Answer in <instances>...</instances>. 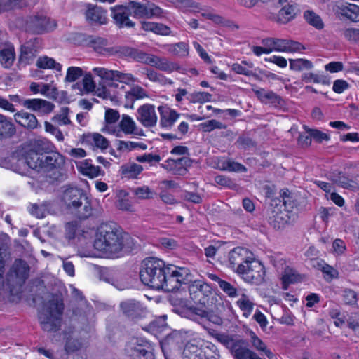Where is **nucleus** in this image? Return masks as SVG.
<instances>
[{
  "mask_svg": "<svg viewBox=\"0 0 359 359\" xmlns=\"http://www.w3.org/2000/svg\"><path fill=\"white\" fill-rule=\"evenodd\" d=\"M130 237L115 224H102L95 233L94 248L108 257H117L128 244Z\"/></svg>",
  "mask_w": 359,
  "mask_h": 359,
  "instance_id": "obj_1",
  "label": "nucleus"
},
{
  "mask_svg": "<svg viewBox=\"0 0 359 359\" xmlns=\"http://www.w3.org/2000/svg\"><path fill=\"white\" fill-rule=\"evenodd\" d=\"M191 273L187 268H177L176 266L165 265V262L158 259V280L161 285L158 290L174 292L182 284L190 281Z\"/></svg>",
  "mask_w": 359,
  "mask_h": 359,
  "instance_id": "obj_2",
  "label": "nucleus"
},
{
  "mask_svg": "<svg viewBox=\"0 0 359 359\" xmlns=\"http://www.w3.org/2000/svg\"><path fill=\"white\" fill-rule=\"evenodd\" d=\"M63 310V302L58 297H53L46 303L39 316L42 329L47 332L58 330L61 325Z\"/></svg>",
  "mask_w": 359,
  "mask_h": 359,
  "instance_id": "obj_3",
  "label": "nucleus"
},
{
  "mask_svg": "<svg viewBox=\"0 0 359 359\" xmlns=\"http://www.w3.org/2000/svg\"><path fill=\"white\" fill-rule=\"evenodd\" d=\"M215 339L226 346L235 359H262L256 353L246 347L245 341L236 339L225 334H216Z\"/></svg>",
  "mask_w": 359,
  "mask_h": 359,
  "instance_id": "obj_4",
  "label": "nucleus"
},
{
  "mask_svg": "<svg viewBox=\"0 0 359 359\" xmlns=\"http://www.w3.org/2000/svg\"><path fill=\"white\" fill-rule=\"evenodd\" d=\"M188 290L190 298L196 304L205 307H211L215 304L217 299L212 287L202 280L191 281Z\"/></svg>",
  "mask_w": 359,
  "mask_h": 359,
  "instance_id": "obj_5",
  "label": "nucleus"
},
{
  "mask_svg": "<svg viewBox=\"0 0 359 359\" xmlns=\"http://www.w3.org/2000/svg\"><path fill=\"white\" fill-rule=\"evenodd\" d=\"M43 159L41 171L46 173V177L52 182L60 181L64 176L62 167L65 163V158L57 151H50L42 154Z\"/></svg>",
  "mask_w": 359,
  "mask_h": 359,
  "instance_id": "obj_6",
  "label": "nucleus"
},
{
  "mask_svg": "<svg viewBox=\"0 0 359 359\" xmlns=\"http://www.w3.org/2000/svg\"><path fill=\"white\" fill-rule=\"evenodd\" d=\"M238 274L246 283L259 285L264 281L266 271L263 264L254 259Z\"/></svg>",
  "mask_w": 359,
  "mask_h": 359,
  "instance_id": "obj_7",
  "label": "nucleus"
},
{
  "mask_svg": "<svg viewBox=\"0 0 359 359\" xmlns=\"http://www.w3.org/2000/svg\"><path fill=\"white\" fill-rule=\"evenodd\" d=\"M253 254L247 248L236 247L229 253L230 267L238 274L250 262L254 259Z\"/></svg>",
  "mask_w": 359,
  "mask_h": 359,
  "instance_id": "obj_8",
  "label": "nucleus"
},
{
  "mask_svg": "<svg viewBox=\"0 0 359 359\" xmlns=\"http://www.w3.org/2000/svg\"><path fill=\"white\" fill-rule=\"evenodd\" d=\"M127 350L133 359H154V348L144 339H132L128 345Z\"/></svg>",
  "mask_w": 359,
  "mask_h": 359,
  "instance_id": "obj_9",
  "label": "nucleus"
},
{
  "mask_svg": "<svg viewBox=\"0 0 359 359\" xmlns=\"http://www.w3.org/2000/svg\"><path fill=\"white\" fill-rule=\"evenodd\" d=\"M157 270V258L149 257L145 258L141 264L140 278L142 283L151 288L154 289L156 275Z\"/></svg>",
  "mask_w": 359,
  "mask_h": 359,
  "instance_id": "obj_10",
  "label": "nucleus"
},
{
  "mask_svg": "<svg viewBox=\"0 0 359 359\" xmlns=\"http://www.w3.org/2000/svg\"><path fill=\"white\" fill-rule=\"evenodd\" d=\"M55 27L56 23L54 20L41 14L29 17L25 25L26 30L34 34L49 32Z\"/></svg>",
  "mask_w": 359,
  "mask_h": 359,
  "instance_id": "obj_11",
  "label": "nucleus"
},
{
  "mask_svg": "<svg viewBox=\"0 0 359 359\" xmlns=\"http://www.w3.org/2000/svg\"><path fill=\"white\" fill-rule=\"evenodd\" d=\"M43 153H38L34 150H29L25 153L18 160V166L19 168L17 172L24 174L26 167L36 170L38 172L41 171L43 159L41 158Z\"/></svg>",
  "mask_w": 359,
  "mask_h": 359,
  "instance_id": "obj_12",
  "label": "nucleus"
},
{
  "mask_svg": "<svg viewBox=\"0 0 359 359\" xmlns=\"http://www.w3.org/2000/svg\"><path fill=\"white\" fill-rule=\"evenodd\" d=\"M120 308L126 317L135 323H138L147 315V310L141 303L134 299L122 302L120 304Z\"/></svg>",
  "mask_w": 359,
  "mask_h": 359,
  "instance_id": "obj_13",
  "label": "nucleus"
},
{
  "mask_svg": "<svg viewBox=\"0 0 359 359\" xmlns=\"http://www.w3.org/2000/svg\"><path fill=\"white\" fill-rule=\"evenodd\" d=\"M129 12L136 18H151L155 15L157 7L154 3L146 1L140 3L135 1H129L128 4Z\"/></svg>",
  "mask_w": 359,
  "mask_h": 359,
  "instance_id": "obj_14",
  "label": "nucleus"
},
{
  "mask_svg": "<svg viewBox=\"0 0 359 359\" xmlns=\"http://www.w3.org/2000/svg\"><path fill=\"white\" fill-rule=\"evenodd\" d=\"M21 104L27 109L43 115L52 112L55 107L50 102L36 98L23 100Z\"/></svg>",
  "mask_w": 359,
  "mask_h": 359,
  "instance_id": "obj_15",
  "label": "nucleus"
},
{
  "mask_svg": "<svg viewBox=\"0 0 359 359\" xmlns=\"http://www.w3.org/2000/svg\"><path fill=\"white\" fill-rule=\"evenodd\" d=\"M192 164V160L187 156H184L177 159H168L161 166L172 171L175 175H184L187 172V168Z\"/></svg>",
  "mask_w": 359,
  "mask_h": 359,
  "instance_id": "obj_16",
  "label": "nucleus"
},
{
  "mask_svg": "<svg viewBox=\"0 0 359 359\" xmlns=\"http://www.w3.org/2000/svg\"><path fill=\"white\" fill-rule=\"evenodd\" d=\"M181 337L177 333L173 332L161 341V348L165 359H169L171 354L180 348Z\"/></svg>",
  "mask_w": 359,
  "mask_h": 359,
  "instance_id": "obj_17",
  "label": "nucleus"
},
{
  "mask_svg": "<svg viewBox=\"0 0 359 359\" xmlns=\"http://www.w3.org/2000/svg\"><path fill=\"white\" fill-rule=\"evenodd\" d=\"M111 17L120 27H132L134 23L129 19L128 6L117 5L111 8Z\"/></svg>",
  "mask_w": 359,
  "mask_h": 359,
  "instance_id": "obj_18",
  "label": "nucleus"
},
{
  "mask_svg": "<svg viewBox=\"0 0 359 359\" xmlns=\"http://www.w3.org/2000/svg\"><path fill=\"white\" fill-rule=\"evenodd\" d=\"M85 197L86 195L81 189L74 187H69L64 191L62 200L68 210H71Z\"/></svg>",
  "mask_w": 359,
  "mask_h": 359,
  "instance_id": "obj_19",
  "label": "nucleus"
},
{
  "mask_svg": "<svg viewBox=\"0 0 359 359\" xmlns=\"http://www.w3.org/2000/svg\"><path fill=\"white\" fill-rule=\"evenodd\" d=\"M137 119L146 127L155 125L156 116L155 107L151 104H144L137 110Z\"/></svg>",
  "mask_w": 359,
  "mask_h": 359,
  "instance_id": "obj_20",
  "label": "nucleus"
},
{
  "mask_svg": "<svg viewBox=\"0 0 359 359\" xmlns=\"http://www.w3.org/2000/svg\"><path fill=\"white\" fill-rule=\"evenodd\" d=\"M249 341L251 346L258 351L261 355H266L269 359H278L277 356L273 354L269 348H267L266 344L252 330L248 331Z\"/></svg>",
  "mask_w": 359,
  "mask_h": 359,
  "instance_id": "obj_21",
  "label": "nucleus"
},
{
  "mask_svg": "<svg viewBox=\"0 0 359 359\" xmlns=\"http://www.w3.org/2000/svg\"><path fill=\"white\" fill-rule=\"evenodd\" d=\"M85 15L86 20L91 23H107V11L97 6L88 5Z\"/></svg>",
  "mask_w": 359,
  "mask_h": 359,
  "instance_id": "obj_22",
  "label": "nucleus"
},
{
  "mask_svg": "<svg viewBox=\"0 0 359 359\" xmlns=\"http://www.w3.org/2000/svg\"><path fill=\"white\" fill-rule=\"evenodd\" d=\"M257 98L264 104H270L274 107L282 106L283 100L276 93L264 88L253 89Z\"/></svg>",
  "mask_w": 359,
  "mask_h": 359,
  "instance_id": "obj_23",
  "label": "nucleus"
},
{
  "mask_svg": "<svg viewBox=\"0 0 359 359\" xmlns=\"http://www.w3.org/2000/svg\"><path fill=\"white\" fill-rule=\"evenodd\" d=\"M162 128H170L180 116V114L168 107H158Z\"/></svg>",
  "mask_w": 359,
  "mask_h": 359,
  "instance_id": "obj_24",
  "label": "nucleus"
},
{
  "mask_svg": "<svg viewBox=\"0 0 359 359\" xmlns=\"http://www.w3.org/2000/svg\"><path fill=\"white\" fill-rule=\"evenodd\" d=\"M87 41L88 44L99 54L103 55H110L114 53L113 48L107 47L108 41L104 38L98 36H89Z\"/></svg>",
  "mask_w": 359,
  "mask_h": 359,
  "instance_id": "obj_25",
  "label": "nucleus"
},
{
  "mask_svg": "<svg viewBox=\"0 0 359 359\" xmlns=\"http://www.w3.org/2000/svg\"><path fill=\"white\" fill-rule=\"evenodd\" d=\"M14 118L18 124L27 129L33 130L39 126L36 116L27 111H20L15 113Z\"/></svg>",
  "mask_w": 359,
  "mask_h": 359,
  "instance_id": "obj_26",
  "label": "nucleus"
},
{
  "mask_svg": "<svg viewBox=\"0 0 359 359\" xmlns=\"http://www.w3.org/2000/svg\"><path fill=\"white\" fill-rule=\"evenodd\" d=\"M69 211L80 219H86L93 214L91 203L87 196Z\"/></svg>",
  "mask_w": 359,
  "mask_h": 359,
  "instance_id": "obj_27",
  "label": "nucleus"
},
{
  "mask_svg": "<svg viewBox=\"0 0 359 359\" xmlns=\"http://www.w3.org/2000/svg\"><path fill=\"white\" fill-rule=\"evenodd\" d=\"M299 12L300 9L297 4L289 3L287 6H284L279 11L278 20L280 23L286 24L293 20Z\"/></svg>",
  "mask_w": 359,
  "mask_h": 359,
  "instance_id": "obj_28",
  "label": "nucleus"
},
{
  "mask_svg": "<svg viewBox=\"0 0 359 359\" xmlns=\"http://www.w3.org/2000/svg\"><path fill=\"white\" fill-rule=\"evenodd\" d=\"M29 267L27 262L22 259H16L13 264L9 276L25 281L29 276Z\"/></svg>",
  "mask_w": 359,
  "mask_h": 359,
  "instance_id": "obj_29",
  "label": "nucleus"
},
{
  "mask_svg": "<svg viewBox=\"0 0 359 359\" xmlns=\"http://www.w3.org/2000/svg\"><path fill=\"white\" fill-rule=\"evenodd\" d=\"M15 50L10 44H2L0 42V63L4 68H10L15 60Z\"/></svg>",
  "mask_w": 359,
  "mask_h": 359,
  "instance_id": "obj_30",
  "label": "nucleus"
},
{
  "mask_svg": "<svg viewBox=\"0 0 359 359\" xmlns=\"http://www.w3.org/2000/svg\"><path fill=\"white\" fill-rule=\"evenodd\" d=\"M143 171V167L135 162H128L120 168V172L123 178L137 179Z\"/></svg>",
  "mask_w": 359,
  "mask_h": 359,
  "instance_id": "obj_31",
  "label": "nucleus"
},
{
  "mask_svg": "<svg viewBox=\"0 0 359 359\" xmlns=\"http://www.w3.org/2000/svg\"><path fill=\"white\" fill-rule=\"evenodd\" d=\"M161 46L165 48L168 52L175 57H184L189 55V45L184 42H178L174 44H162Z\"/></svg>",
  "mask_w": 359,
  "mask_h": 359,
  "instance_id": "obj_32",
  "label": "nucleus"
},
{
  "mask_svg": "<svg viewBox=\"0 0 359 359\" xmlns=\"http://www.w3.org/2000/svg\"><path fill=\"white\" fill-rule=\"evenodd\" d=\"M177 313L184 318H189L193 320H197L198 318H205L208 315V311L192 305L191 302L187 309L180 311L177 309Z\"/></svg>",
  "mask_w": 359,
  "mask_h": 359,
  "instance_id": "obj_33",
  "label": "nucleus"
},
{
  "mask_svg": "<svg viewBox=\"0 0 359 359\" xmlns=\"http://www.w3.org/2000/svg\"><path fill=\"white\" fill-rule=\"evenodd\" d=\"M168 296V301L174 306V311L177 313L180 311L186 310L189 306L191 302L184 298L182 292H173Z\"/></svg>",
  "mask_w": 359,
  "mask_h": 359,
  "instance_id": "obj_34",
  "label": "nucleus"
},
{
  "mask_svg": "<svg viewBox=\"0 0 359 359\" xmlns=\"http://www.w3.org/2000/svg\"><path fill=\"white\" fill-rule=\"evenodd\" d=\"M79 171L85 176L90 178H95L101 174V169L99 166L93 165L88 160H85L77 165Z\"/></svg>",
  "mask_w": 359,
  "mask_h": 359,
  "instance_id": "obj_35",
  "label": "nucleus"
},
{
  "mask_svg": "<svg viewBox=\"0 0 359 359\" xmlns=\"http://www.w3.org/2000/svg\"><path fill=\"white\" fill-rule=\"evenodd\" d=\"M146 96V92L142 88L138 86H134L129 91L125 93V107L132 108L135 100L142 99Z\"/></svg>",
  "mask_w": 359,
  "mask_h": 359,
  "instance_id": "obj_36",
  "label": "nucleus"
},
{
  "mask_svg": "<svg viewBox=\"0 0 359 359\" xmlns=\"http://www.w3.org/2000/svg\"><path fill=\"white\" fill-rule=\"evenodd\" d=\"M220 355L216 346L211 342L206 341L201 345V351L199 359H219Z\"/></svg>",
  "mask_w": 359,
  "mask_h": 359,
  "instance_id": "obj_37",
  "label": "nucleus"
},
{
  "mask_svg": "<svg viewBox=\"0 0 359 359\" xmlns=\"http://www.w3.org/2000/svg\"><path fill=\"white\" fill-rule=\"evenodd\" d=\"M121 130L126 135H137V128L133 119L128 115L123 114L119 122Z\"/></svg>",
  "mask_w": 359,
  "mask_h": 359,
  "instance_id": "obj_38",
  "label": "nucleus"
},
{
  "mask_svg": "<svg viewBox=\"0 0 359 359\" xmlns=\"http://www.w3.org/2000/svg\"><path fill=\"white\" fill-rule=\"evenodd\" d=\"M36 65L39 69H54L57 72H61L62 70V65L57 62L53 58L48 56L39 57L36 60Z\"/></svg>",
  "mask_w": 359,
  "mask_h": 359,
  "instance_id": "obj_39",
  "label": "nucleus"
},
{
  "mask_svg": "<svg viewBox=\"0 0 359 359\" xmlns=\"http://www.w3.org/2000/svg\"><path fill=\"white\" fill-rule=\"evenodd\" d=\"M16 132L14 124L5 116L0 114V137H10Z\"/></svg>",
  "mask_w": 359,
  "mask_h": 359,
  "instance_id": "obj_40",
  "label": "nucleus"
},
{
  "mask_svg": "<svg viewBox=\"0 0 359 359\" xmlns=\"http://www.w3.org/2000/svg\"><path fill=\"white\" fill-rule=\"evenodd\" d=\"M93 72L102 79L111 80V86L118 87V83H116V79L118 71L109 70L103 67H95L93 69Z\"/></svg>",
  "mask_w": 359,
  "mask_h": 359,
  "instance_id": "obj_41",
  "label": "nucleus"
},
{
  "mask_svg": "<svg viewBox=\"0 0 359 359\" xmlns=\"http://www.w3.org/2000/svg\"><path fill=\"white\" fill-rule=\"evenodd\" d=\"M239 309L243 311L245 317L248 318L252 313L254 308V303L250 301L249 297L245 294H241V297L236 302Z\"/></svg>",
  "mask_w": 359,
  "mask_h": 359,
  "instance_id": "obj_42",
  "label": "nucleus"
},
{
  "mask_svg": "<svg viewBox=\"0 0 359 359\" xmlns=\"http://www.w3.org/2000/svg\"><path fill=\"white\" fill-rule=\"evenodd\" d=\"M219 168L222 170L229 172H245L247 171L245 165L231 159L222 161L219 164Z\"/></svg>",
  "mask_w": 359,
  "mask_h": 359,
  "instance_id": "obj_43",
  "label": "nucleus"
},
{
  "mask_svg": "<svg viewBox=\"0 0 359 359\" xmlns=\"http://www.w3.org/2000/svg\"><path fill=\"white\" fill-rule=\"evenodd\" d=\"M253 67V64L251 62L243 60L241 63H234L232 65V70L236 74H243L245 76H257L251 69Z\"/></svg>",
  "mask_w": 359,
  "mask_h": 359,
  "instance_id": "obj_44",
  "label": "nucleus"
},
{
  "mask_svg": "<svg viewBox=\"0 0 359 359\" xmlns=\"http://www.w3.org/2000/svg\"><path fill=\"white\" fill-rule=\"evenodd\" d=\"M290 67L294 71L309 70L313 68V65L311 61L306 59H289Z\"/></svg>",
  "mask_w": 359,
  "mask_h": 359,
  "instance_id": "obj_45",
  "label": "nucleus"
},
{
  "mask_svg": "<svg viewBox=\"0 0 359 359\" xmlns=\"http://www.w3.org/2000/svg\"><path fill=\"white\" fill-rule=\"evenodd\" d=\"M332 180L335 184L343 188L348 189L353 191L359 189V186L357 183L350 180L348 178L341 175V173H339V175L337 176H333Z\"/></svg>",
  "mask_w": 359,
  "mask_h": 359,
  "instance_id": "obj_46",
  "label": "nucleus"
},
{
  "mask_svg": "<svg viewBox=\"0 0 359 359\" xmlns=\"http://www.w3.org/2000/svg\"><path fill=\"white\" fill-rule=\"evenodd\" d=\"M262 44L271 49V52H284L285 39L278 38H266L262 40Z\"/></svg>",
  "mask_w": 359,
  "mask_h": 359,
  "instance_id": "obj_47",
  "label": "nucleus"
},
{
  "mask_svg": "<svg viewBox=\"0 0 359 359\" xmlns=\"http://www.w3.org/2000/svg\"><path fill=\"white\" fill-rule=\"evenodd\" d=\"M30 50L28 46H22L21 53L19 58L20 64L27 65L33 62L37 53Z\"/></svg>",
  "mask_w": 359,
  "mask_h": 359,
  "instance_id": "obj_48",
  "label": "nucleus"
},
{
  "mask_svg": "<svg viewBox=\"0 0 359 359\" xmlns=\"http://www.w3.org/2000/svg\"><path fill=\"white\" fill-rule=\"evenodd\" d=\"M130 55L137 61L155 66L156 61L154 55L145 53L138 50H132Z\"/></svg>",
  "mask_w": 359,
  "mask_h": 359,
  "instance_id": "obj_49",
  "label": "nucleus"
},
{
  "mask_svg": "<svg viewBox=\"0 0 359 359\" xmlns=\"http://www.w3.org/2000/svg\"><path fill=\"white\" fill-rule=\"evenodd\" d=\"M305 20L318 29L323 28V22L320 17L312 11L307 10L304 13Z\"/></svg>",
  "mask_w": 359,
  "mask_h": 359,
  "instance_id": "obj_50",
  "label": "nucleus"
},
{
  "mask_svg": "<svg viewBox=\"0 0 359 359\" xmlns=\"http://www.w3.org/2000/svg\"><path fill=\"white\" fill-rule=\"evenodd\" d=\"M201 351V346L199 347L194 341L188 342L184 348L183 354L185 357L190 359H199V355Z\"/></svg>",
  "mask_w": 359,
  "mask_h": 359,
  "instance_id": "obj_51",
  "label": "nucleus"
},
{
  "mask_svg": "<svg viewBox=\"0 0 359 359\" xmlns=\"http://www.w3.org/2000/svg\"><path fill=\"white\" fill-rule=\"evenodd\" d=\"M343 15L353 22H359V6L349 4L342 9Z\"/></svg>",
  "mask_w": 359,
  "mask_h": 359,
  "instance_id": "obj_52",
  "label": "nucleus"
},
{
  "mask_svg": "<svg viewBox=\"0 0 359 359\" xmlns=\"http://www.w3.org/2000/svg\"><path fill=\"white\" fill-rule=\"evenodd\" d=\"M304 128L306 132L309 135L310 137H312L317 142H322L323 140L328 141L330 140L329 135L318 130L317 129L309 128L306 126H304Z\"/></svg>",
  "mask_w": 359,
  "mask_h": 359,
  "instance_id": "obj_53",
  "label": "nucleus"
},
{
  "mask_svg": "<svg viewBox=\"0 0 359 359\" xmlns=\"http://www.w3.org/2000/svg\"><path fill=\"white\" fill-rule=\"evenodd\" d=\"M69 109L67 107H62L59 114L53 117L52 121L60 125H68L71 123L69 118Z\"/></svg>",
  "mask_w": 359,
  "mask_h": 359,
  "instance_id": "obj_54",
  "label": "nucleus"
},
{
  "mask_svg": "<svg viewBox=\"0 0 359 359\" xmlns=\"http://www.w3.org/2000/svg\"><path fill=\"white\" fill-rule=\"evenodd\" d=\"M22 8L21 0H0V13Z\"/></svg>",
  "mask_w": 359,
  "mask_h": 359,
  "instance_id": "obj_55",
  "label": "nucleus"
},
{
  "mask_svg": "<svg viewBox=\"0 0 359 359\" xmlns=\"http://www.w3.org/2000/svg\"><path fill=\"white\" fill-rule=\"evenodd\" d=\"M91 143L102 150L107 149L109 144L108 140L99 133L91 135Z\"/></svg>",
  "mask_w": 359,
  "mask_h": 359,
  "instance_id": "obj_56",
  "label": "nucleus"
},
{
  "mask_svg": "<svg viewBox=\"0 0 359 359\" xmlns=\"http://www.w3.org/2000/svg\"><path fill=\"white\" fill-rule=\"evenodd\" d=\"M179 69V65L166 58H158V70L172 72Z\"/></svg>",
  "mask_w": 359,
  "mask_h": 359,
  "instance_id": "obj_57",
  "label": "nucleus"
},
{
  "mask_svg": "<svg viewBox=\"0 0 359 359\" xmlns=\"http://www.w3.org/2000/svg\"><path fill=\"white\" fill-rule=\"evenodd\" d=\"M137 147L141 148L142 149H145L147 148V146L143 143H139L131 141L126 142L118 140L117 143V149L119 150L130 151Z\"/></svg>",
  "mask_w": 359,
  "mask_h": 359,
  "instance_id": "obj_58",
  "label": "nucleus"
},
{
  "mask_svg": "<svg viewBox=\"0 0 359 359\" xmlns=\"http://www.w3.org/2000/svg\"><path fill=\"white\" fill-rule=\"evenodd\" d=\"M83 75V70L78 67H70L67 69L65 79L66 82H74Z\"/></svg>",
  "mask_w": 359,
  "mask_h": 359,
  "instance_id": "obj_59",
  "label": "nucleus"
},
{
  "mask_svg": "<svg viewBox=\"0 0 359 359\" xmlns=\"http://www.w3.org/2000/svg\"><path fill=\"white\" fill-rule=\"evenodd\" d=\"M81 347V341L74 336L67 337L65 350L68 353L75 352Z\"/></svg>",
  "mask_w": 359,
  "mask_h": 359,
  "instance_id": "obj_60",
  "label": "nucleus"
},
{
  "mask_svg": "<svg viewBox=\"0 0 359 359\" xmlns=\"http://www.w3.org/2000/svg\"><path fill=\"white\" fill-rule=\"evenodd\" d=\"M120 115L118 111L113 109H108L105 111V122L107 130H109V125L115 123L119 118Z\"/></svg>",
  "mask_w": 359,
  "mask_h": 359,
  "instance_id": "obj_61",
  "label": "nucleus"
},
{
  "mask_svg": "<svg viewBox=\"0 0 359 359\" xmlns=\"http://www.w3.org/2000/svg\"><path fill=\"white\" fill-rule=\"evenodd\" d=\"M134 194L140 199H148L154 196V191H152L148 187L143 186L134 189Z\"/></svg>",
  "mask_w": 359,
  "mask_h": 359,
  "instance_id": "obj_62",
  "label": "nucleus"
},
{
  "mask_svg": "<svg viewBox=\"0 0 359 359\" xmlns=\"http://www.w3.org/2000/svg\"><path fill=\"white\" fill-rule=\"evenodd\" d=\"M302 80L304 81H305L306 83H311L312 81L316 83H323V84H325L327 83L326 79L324 76H320V75H318V74H313L311 72L305 73V74H302Z\"/></svg>",
  "mask_w": 359,
  "mask_h": 359,
  "instance_id": "obj_63",
  "label": "nucleus"
},
{
  "mask_svg": "<svg viewBox=\"0 0 359 359\" xmlns=\"http://www.w3.org/2000/svg\"><path fill=\"white\" fill-rule=\"evenodd\" d=\"M304 49L305 48L302 43L292 40L285 39L284 52H298Z\"/></svg>",
  "mask_w": 359,
  "mask_h": 359,
  "instance_id": "obj_64",
  "label": "nucleus"
}]
</instances>
